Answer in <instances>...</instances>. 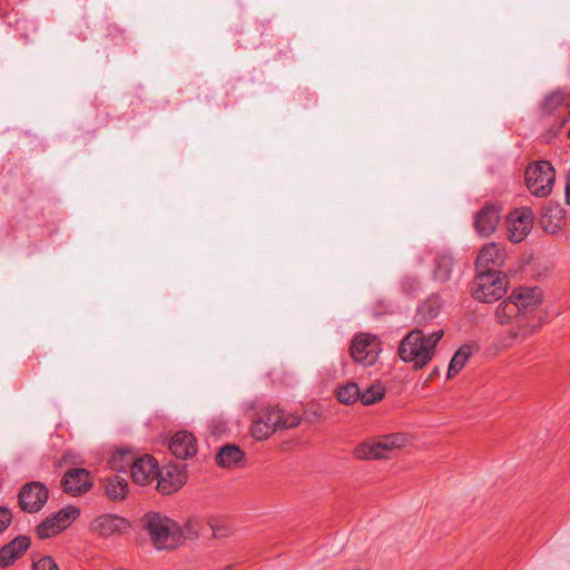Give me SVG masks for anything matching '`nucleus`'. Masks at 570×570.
Returning a JSON list of instances; mask_svg holds the SVG:
<instances>
[{
    "mask_svg": "<svg viewBox=\"0 0 570 570\" xmlns=\"http://www.w3.org/2000/svg\"><path fill=\"white\" fill-rule=\"evenodd\" d=\"M442 328L428 333L414 327L401 341L399 355L405 363H411L415 370L423 368L435 355L438 343L443 337Z\"/></svg>",
    "mask_w": 570,
    "mask_h": 570,
    "instance_id": "nucleus-1",
    "label": "nucleus"
},
{
    "mask_svg": "<svg viewBox=\"0 0 570 570\" xmlns=\"http://www.w3.org/2000/svg\"><path fill=\"white\" fill-rule=\"evenodd\" d=\"M301 422V416L295 412H287L278 406H268L256 414L250 425V435L256 441H265L277 430L294 429Z\"/></svg>",
    "mask_w": 570,
    "mask_h": 570,
    "instance_id": "nucleus-2",
    "label": "nucleus"
},
{
    "mask_svg": "<svg viewBox=\"0 0 570 570\" xmlns=\"http://www.w3.org/2000/svg\"><path fill=\"white\" fill-rule=\"evenodd\" d=\"M518 307H520L522 326L519 336H531L541 325L537 320L535 311L543 301V292L538 286H524L514 289L511 294Z\"/></svg>",
    "mask_w": 570,
    "mask_h": 570,
    "instance_id": "nucleus-3",
    "label": "nucleus"
},
{
    "mask_svg": "<svg viewBox=\"0 0 570 570\" xmlns=\"http://www.w3.org/2000/svg\"><path fill=\"white\" fill-rule=\"evenodd\" d=\"M145 521L158 550L175 549L181 544L180 527L174 520L159 513H147Z\"/></svg>",
    "mask_w": 570,
    "mask_h": 570,
    "instance_id": "nucleus-4",
    "label": "nucleus"
},
{
    "mask_svg": "<svg viewBox=\"0 0 570 570\" xmlns=\"http://www.w3.org/2000/svg\"><path fill=\"white\" fill-rule=\"evenodd\" d=\"M508 289L505 276L501 273L478 272L472 284V295L475 299L492 303L500 299Z\"/></svg>",
    "mask_w": 570,
    "mask_h": 570,
    "instance_id": "nucleus-5",
    "label": "nucleus"
},
{
    "mask_svg": "<svg viewBox=\"0 0 570 570\" xmlns=\"http://www.w3.org/2000/svg\"><path fill=\"white\" fill-rule=\"evenodd\" d=\"M556 180V173L549 161L530 164L525 169V186L535 197H548Z\"/></svg>",
    "mask_w": 570,
    "mask_h": 570,
    "instance_id": "nucleus-6",
    "label": "nucleus"
},
{
    "mask_svg": "<svg viewBox=\"0 0 570 570\" xmlns=\"http://www.w3.org/2000/svg\"><path fill=\"white\" fill-rule=\"evenodd\" d=\"M519 305L515 304L513 297L510 295L507 299L501 302L495 308V318L500 324H514V327L508 331V335L503 341L505 347L511 346L514 342H523L529 336H519L524 328L522 326L521 312Z\"/></svg>",
    "mask_w": 570,
    "mask_h": 570,
    "instance_id": "nucleus-7",
    "label": "nucleus"
},
{
    "mask_svg": "<svg viewBox=\"0 0 570 570\" xmlns=\"http://www.w3.org/2000/svg\"><path fill=\"white\" fill-rule=\"evenodd\" d=\"M381 351L380 338L368 333L355 335L350 346V354L353 361L364 366L375 364Z\"/></svg>",
    "mask_w": 570,
    "mask_h": 570,
    "instance_id": "nucleus-8",
    "label": "nucleus"
},
{
    "mask_svg": "<svg viewBox=\"0 0 570 570\" xmlns=\"http://www.w3.org/2000/svg\"><path fill=\"white\" fill-rule=\"evenodd\" d=\"M80 514L75 505H67L58 512L46 518L38 527L37 534L40 539L53 537L67 529Z\"/></svg>",
    "mask_w": 570,
    "mask_h": 570,
    "instance_id": "nucleus-9",
    "label": "nucleus"
},
{
    "mask_svg": "<svg viewBox=\"0 0 570 570\" xmlns=\"http://www.w3.org/2000/svg\"><path fill=\"white\" fill-rule=\"evenodd\" d=\"M534 215L531 208L521 207L512 210L507 217L508 237L513 243L523 240L533 227Z\"/></svg>",
    "mask_w": 570,
    "mask_h": 570,
    "instance_id": "nucleus-10",
    "label": "nucleus"
},
{
    "mask_svg": "<svg viewBox=\"0 0 570 570\" xmlns=\"http://www.w3.org/2000/svg\"><path fill=\"white\" fill-rule=\"evenodd\" d=\"M49 497L47 488L40 482L24 484L19 492V505L22 511L35 513L42 509Z\"/></svg>",
    "mask_w": 570,
    "mask_h": 570,
    "instance_id": "nucleus-11",
    "label": "nucleus"
},
{
    "mask_svg": "<svg viewBox=\"0 0 570 570\" xmlns=\"http://www.w3.org/2000/svg\"><path fill=\"white\" fill-rule=\"evenodd\" d=\"M507 258L504 247L498 243L484 245L476 257L475 267L478 272L501 273L499 268Z\"/></svg>",
    "mask_w": 570,
    "mask_h": 570,
    "instance_id": "nucleus-12",
    "label": "nucleus"
},
{
    "mask_svg": "<svg viewBox=\"0 0 570 570\" xmlns=\"http://www.w3.org/2000/svg\"><path fill=\"white\" fill-rule=\"evenodd\" d=\"M501 222V207L497 204H485L474 215V228L482 237L492 235Z\"/></svg>",
    "mask_w": 570,
    "mask_h": 570,
    "instance_id": "nucleus-13",
    "label": "nucleus"
},
{
    "mask_svg": "<svg viewBox=\"0 0 570 570\" xmlns=\"http://www.w3.org/2000/svg\"><path fill=\"white\" fill-rule=\"evenodd\" d=\"M130 470L131 479L138 485H148L153 481L158 480V463L149 454L135 459L130 466Z\"/></svg>",
    "mask_w": 570,
    "mask_h": 570,
    "instance_id": "nucleus-14",
    "label": "nucleus"
},
{
    "mask_svg": "<svg viewBox=\"0 0 570 570\" xmlns=\"http://www.w3.org/2000/svg\"><path fill=\"white\" fill-rule=\"evenodd\" d=\"M91 485L90 473L81 468L68 470L61 480L63 491L73 497L89 491Z\"/></svg>",
    "mask_w": 570,
    "mask_h": 570,
    "instance_id": "nucleus-15",
    "label": "nucleus"
},
{
    "mask_svg": "<svg viewBox=\"0 0 570 570\" xmlns=\"http://www.w3.org/2000/svg\"><path fill=\"white\" fill-rule=\"evenodd\" d=\"M186 473L178 465H168L159 469L157 489L163 494H171L178 491L186 482Z\"/></svg>",
    "mask_w": 570,
    "mask_h": 570,
    "instance_id": "nucleus-16",
    "label": "nucleus"
},
{
    "mask_svg": "<svg viewBox=\"0 0 570 570\" xmlns=\"http://www.w3.org/2000/svg\"><path fill=\"white\" fill-rule=\"evenodd\" d=\"M443 302L438 295H431L416 308L414 315L415 327L423 328L424 331L429 327L432 322L439 317Z\"/></svg>",
    "mask_w": 570,
    "mask_h": 570,
    "instance_id": "nucleus-17",
    "label": "nucleus"
},
{
    "mask_svg": "<svg viewBox=\"0 0 570 570\" xmlns=\"http://www.w3.org/2000/svg\"><path fill=\"white\" fill-rule=\"evenodd\" d=\"M129 528V522L116 514L97 517L90 524V529L101 537H110Z\"/></svg>",
    "mask_w": 570,
    "mask_h": 570,
    "instance_id": "nucleus-18",
    "label": "nucleus"
},
{
    "mask_svg": "<svg viewBox=\"0 0 570 570\" xmlns=\"http://www.w3.org/2000/svg\"><path fill=\"white\" fill-rule=\"evenodd\" d=\"M542 228L549 234H556L567 225L566 212L560 204L548 203L540 218Z\"/></svg>",
    "mask_w": 570,
    "mask_h": 570,
    "instance_id": "nucleus-19",
    "label": "nucleus"
},
{
    "mask_svg": "<svg viewBox=\"0 0 570 570\" xmlns=\"http://www.w3.org/2000/svg\"><path fill=\"white\" fill-rule=\"evenodd\" d=\"M170 452L178 459L186 460L196 453V441L191 433L177 432L169 442Z\"/></svg>",
    "mask_w": 570,
    "mask_h": 570,
    "instance_id": "nucleus-20",
    "label": "nucleus"
},
{
    "mask_svg": "<svg viewBox=\"0 0 570 570\" xmlns=\"http://www.w3.org/2000/svg\"><path fill=\"white\" fill-rule=\"evenodd\" d=\"M30 546L28 537L20 535L0 549V567L11 566Z\"/></svg>",
    "mask_w": 570,
    "mask_h": 570,
    "instance_id": "nucleus-21",
    "label": "nucleus"
},
{
    "mask_svg": "<svg viewBox=\"0 0 570 570\" xmlns=\"http://www.w3.org/2000/svg\"><path fill=\"white\" fill-rule=\"evenodd\" d=\"M376 439V448L381 449L382 454H384V459H387L393 451L405 448L412 441V438L403 432L384 434Z\"/></svg>",
    "mask_w": 570,
    "mask_h": 570,
    "instance_id": "nucleus-22",
    "label": "nucleus"
},
{
    "mask_svg": "<svg viewBox=\"0 0 570 570\" xmlns=\"http://www.w3.org/2000/svg\"><path fill=\"white\" fill-rule=\"evenodd\" d=\"M128 491V481L124 476L111 474L105 478V494L109 500L121 501L127 497Z\"/></svg>",
    "mask_w": 570,
    "mask_h": 570,
    "instance_id": "nucleus-23",
    "label": "nucleus"
},
{
    "mask_svg": "<svg viewBox=\"0 0 570 570\" xmlns=\"http://www.w3.org/2000/svg\"><path fill=\"white\" fill-rule=\"evenodd\" d=\"M244 458V452L237 445L228 444L219 450L216 462L222 468L232 469L237 466Z\"/></svg>",
    "mask_w": 570,
    "mask_h": 570,
    "instance_id": "nucleus-24",
    "label": "nucleus"
},
{
    "mask_svg": "<svg viewBox=\"0 0 570 570\" xmlns=\"http://www.w3.org/2000/svg\"><path fill=\"white\" fill-rule=\"evenodd\" d=\"M377 439L364 441L355 446L353 455L358 460H381L384 459L381 449L376 448Z\"/></svg>",
    "mask_w": 570,
    "mask_h": 570,
    "instance_id": "nucleus-25",
    "label": "nucleus"
},
{
    "mask_svg": "<svg viewBox=\"0 0 570 570\" xmlns=\"http://www.w3.org/2000/svg\"><path fill=\"white\" fill-rule=\"evenodd\" d=\"M336 397L340 403L351 405L360 401L361 387L355 382H347L337 387Z\"/></svg>",
    "mask_w": 570,
    "mask_h": 570,
    "instance_id": "nucleus-26",
    "label": "nucleus"
},
{
    "mask_svg": "<svg viewBox=\"0 0 570 570\" xmlns=\"http://www.w3.org/2000/svg\"><path fill=\"white\" fill-rule=\"evenodd\" d=\"M386 393L385 386L381 382H375L365 389H361L360 402L363 405H372L384 399Z\"/></svg>",
    "mask_w": 570,
    "mask_h": 570,
    "instance_id": "nucleus-27",
    "label": "nucleus"
},
{
    "mask_svg": "<svg viewBox=\"0 0 570 570\" xmlns=\"http://www.w3.org/2000/svg\"><path fill=\"white\" fill-rule=\"evenodd\" d=\"M472 354L471 345L461 346L455 354L453 355L449 368H448V377L455 376L465 365L466 361L470 358Z\"/></svg>",
    "mask_w": 570,
    "mask_h": 570,
    "instance_id": "nucleus-28",
    "label": "nucleus"
},
{
    "mask_svg": "<svg viewBox=\"0 0 570 570\" xmlns=\"http://www.w3.org/2000/svg\"><path fill=\"white\" fill-rule=\"evenodd\" d=\"M453 261L448 255H441L435 258L433 276L436 281L445 282L450 278Z\"/></svg>",
    "mask_w": 570,
    "mask_h": 570,
    "instance_id": "nucleus-29",
    "label": "nucleus"
},
{
    "mask_svg": "<svg viewBox=\"0 0 570 570\" xmlns=\"http://www.w3.org/2000/svg\"><path fill=\"white\" fill-rule=\"evenodd\" d=\"M132 454L127 450H118L115 453H112L109 465L115 471H121L126 466H131L134 462Z\"/></svg>",
    "mask_w": 570,
    "mask_h": 570,
    "instance_id": "nucleus-30",
    "label": "nucleus"
},
{
    "mask_svg": "<svg viewBox=\"0 0 570 570\" xmlns=\"http://www.w3.org/2000/svg\"><path fill=\"white\" fill-rule=\"evenodd\" d=\"M564 94L560 90L553 91L546 97L542 104V109L548 112H554L559 107L563 105Z\"/></svg>",
    "mask_w": 570,
    "mask_h": 570,
    "instance_id": "nucleus-31",
    "label": "nucleus"
},
{
    "mask_svg": "<svg viewBox=\"0 0 570 570\" xmlns=\"http://www.w3.org/2000/svg\"><path fill=\"white\" fill-rule=\"evenodd\" d=\"M209 525L215 538H226L232 532V528L228 522L219 518L210 519Z\"/></svg>",
    "mask_w": 570,
    "mask_h": 570,
    "instance_id": "nucleus-32",
    "label": "nucleus"
},
{
    "mask_svg": "<svg viewBox=\"0 0 570 570\" xmlns=\"http://www.w3.org/2000/svg\"><path fill=\"white\" fill-rule=\"evenodd\" d=\"M181 543L185 540H194L199 534V521L197 519H189L184 528H180Z\"/></svg>",
    "mask_w": 570,
    "mask_h": 570,
    "instance_id": "nucleus-33",
    "label": "nucleus"
},
{
    "mask_svg": "<svg viewBox=\"0 0 570 570\" xmlns=\"http://www.w3.org/2000/svg\"><path fill=\"white\" fill-rule=\"evenodd\" d=\"M33 570H59V568L51 557L45 556L33 562Z\"/></svg>",
    "mask_w": 570,
    "mask_h": 570,
    "instance_id": "nucleus-34",
    "label": "nucleus"
},
{
    "mask_svg": "<svg viewBox=\"0 0 570 570\" xmlns=\"http://www.w3.org/2000/svg\"><path fill=\"white\" fill-rule=\"evenodd\" d=\"M11 512L6 508L0 507V532L8 528V525L11 522Z\"/></svg>",
    "mask_w": 570,
    "mask_h": 570,
    "instance_id": "nucleus-35",
    "label": "nucleus"
},
{
    "mask_svg": "<svg viewBox=\"0 0 570 570\" xmlns=\"http://www.w3.org/2000/svg\"><path fill=\"white\" fill-rule=\"evenodd\" d=\"M566 203L570 206V173L566 176Z\"/></svg>",
    "mask_w": 570,
    "mask_h": 570,
    "instance_id": "nucleus-36",
    "label": "nucleus"
},
{
    "mask_svg": "<svg viewBox=\"0 0 570 570\" xmlns=\"http://www.w3.org/2000/svg\"><path fill=\"white\" fill-rule=\"evenodd\" d=\"M566 121H567L566 119H562V121L559 125V128H561L566 124Z\"/></svg>",
    "mask_w": 570,
    "mask_h": 570,
    "instance_id": "nucleus-37",
    "label": "nucleus"
}]
</instances>
